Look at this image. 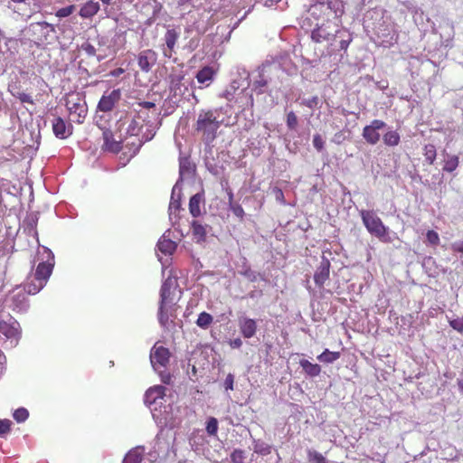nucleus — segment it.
I'll return each mask as SVG.
<instances>
[{
    "mask_svg": "<svg viewBox=\"0 0 463 463\" xmlns=\"http://www.w3.org/2000/svg\"><path fill=\"white\" fill-rule=\"evenodd\" d=\"M180 298L181 291L178 290L177 283L171 278L166 279L161 286L157 312L158 322L164 328L168 329L175 325Z\"/></svg>",
    "mask_w": 463,
    "mask_h": 463,
    "instance_id": "1",
    "label": "nucleus"
},
{
    "mask_svg": "<svg viewBox=\"0 0 463 463\" xmlns=\"http://www.w3.org/2000/svg\"><path fill=\"white\" fill-rule=\"evenodd\" d=\"M309 14L317 21L341 25V18L345 14V3L342 0H317L311 5Z\"/></svg>",
    "mask_w": 463,
    "mask_h": 463,
    "instance_id": "2",
    "label": "nucleus"
},
{
    "mask_svg": "<svg viewBox=\"0 0 463 463\" xmlns=\"http://www.w3.org/2000/svg\"><path fill=\"white\" fill-rule=\"evenodd\" d=\"M222 123L221 109H202L194 124V129L201 134L204 142L211 143L216 138L217 131Z\"/></svg>",
    "mask_w": 463,
    "mask_h": 463,
    "instance_id": "3",
    "label": "nucleus"
},
{
    "mask_svg": "<svg viewBox=\"0 0 463 463\" xmlns=\"http://www.w3.org/2000/svg\"><path fill=\"white\" fill-rule=\"evenodd\" d=\"M54 268V256L49 253L45 261L40 262L33 277H28L27 281L24 284V289L27 294L35 295L40 292L47 284Z\"/></svg>",
    "mask_w": 463,
    "mask_h": 463,
    "instance_id": "4",
    "label": "nucleus"
},
{
    "mask_svg": "<svg viewBox=\"0 0 463 463\" xmlns=\"http://www.w3.org/2000/svg\"><path fill=\"white\" fill-rule=\"evenodd\" d=\"M65 106L73 122L78 124L83 123L88 114V106L83 94L80 92L67 94Z\"/></svg>",
    "mask_w": 463,
    "mask_h": 463,
    "instance_id": "5",
    "label": "nucleus"
},
{
    "mask_svg": "<svg viewBox=\"0 0 463 463\" xmlns=\"http://www.w3.org/2000/svg\"><path fill=\"white\" fill-rule=\"evenodd\" d=\"M360 215L364 225L367 231L372 234L385 241V237L388 233V228L383 224L380 217L371 210H362Z\"/></svg>",
    "mask_w": 463,
    "mask_h": 463,
    "instance_id": "6",
    "label": "nucleus"
},
{
    "mask_svg": "<svg viewBox=\"0 0 463 463\" xmlns=\"http://www.w3.org/2000/svg\"><path fill=\"white\" fill-rule=\"evenodd\" d=\"M340 25L326 24V22H321L317 24V28L312 31L311 38L314 42L321 43L324 42L330 43L335 39L339 30Z\"/></svg>",
    "mask_w": 463,
    "mask_h": 463,
    "instance_id": "7",
    "label": "nucleus"
},
{
    "mask_svg": "<svg viewBox=\"0 0 463 463\" xmlns=\"http://www.w3.org/2000/svg\"><path fill=\"white\" fill-rule=\"evenodd\" d=\"M33 41L38 44H48L51 43L52 34L55 33V28L47 22H38L31 24Z\"/></svg>",
    "mask_w": 463,
    "mask_h": 463,
    "instance_id": "8",
    "label": "nucleus"
},
{
    "mask_svg": "<svg viewBox=\"0 0 463 463\" xmlns=\"http://www.w3.org/2000/svg\"><path fill=\"white\" fill-rule=\"evenodd\" d=\"M386 126L385 122L381 119H373L370 125L363 128L362 136L370 145H376L380 141L379 130Z\"/></svg>",
    "mask_w": 463,
    "mask_h": 463,
    "instance_id": "9",
    "label": "nucleus"
},
{
    "mask_svg": "<svg viewBox=\"0 0 463 463\" xmlns=\"http://www.w3.org/2000/svg\"><path fill=\"white\" fill-rule=\"evenodd\" d=\"M170 359V352L168 348L156 344L152 347L150 352V362L152 366L156 370L158 366L165 367Z\"/></svg>",
    "mask_w": 463,
    "mask_h": 463,
    "instance_id": "10",
    "label": "nucleus"
},
{
    "mask_svg": "<svg viewBox=\"0 0 463 463\" xmlns=\"http://www.w3.org/2000/svg\"><path fill=\"white\" fill-rule=\"evenodd\" d=\"M137 64L143 72H148L151 71L153 66L156 63L157 54L151 49H146L141 51L137 56Z\"/></svg>",
    "mask_w": 463,
    "mask_h": 463,
    "instance_id": "11",
    "label": "nucleus"
},
{
    "mask_svg": "<svg viewBox=\"0 0 463 463\" xmlns=\"http://www.w3.org/2000/svg\"><path fill=\"white\" fill-rule=\"evenodd\" d=\"M120 98L121 91L119 89L113 90L110 93L102 95L98 103V109L102 112L111 111L119 101Z\"/></svg>",
    "mask_w": 463,
    "mask_h": 463,
    "instance_id": "12",
    "label": "nucleus"
},
{
    "mask_svg": "<svg viewBox=\"0 0 463 463\" xmlns=\"http://www.w3.org/2000/svg\"><path fill=\"white\" fill-rule=\"evenodd\" d=\"M330 267L331 264L329 260L326 257H323L319 266L317 267L314 274L315 283L319 288H322L324 287L325 282L329 279Z\"/></svg>",
    "mask_w": 463,
    "mask_h": 463,
    "instance_id": "13",
    "label": "nucleus"
},
{
    "mask_svg": "<svg viewBox=\"0 0 463 463\" xmlns=\"http://www.w3.org/2000/svg\"><path fill=\"white\" fill-rule=\"evenodd\" d=\"M0 334L11 340V343L17 342L20 335L18 323L16 321L12 323L0 321Z\"/></svg>",
    "mask_w": 463,
    "mask_h": 463,
    "instance_id": "14",
    "label": "nucleus"
},
{
    "mask_svg": "<svg viewBox=\"0 0 463 463\" xmlns=\"http://www.w3.org/2000/svg\"><path fill=\"white\" fill-rule=\"evenodd\" d=\"M239 327L244 338H251L257 331V323L252 318L243 317L239 320Z\"/></svg>",
    "mask_w": 463,
    "mask_h": 463,
    "instance_id": "15",
    "label": "nucleus"
},
{
    "mask_svg": "<svg viewBox=\"0 0 463 463\" xmlns=\"http://www.w3.org/2000/svg\"><path fill=\"white\" fill-rule=\"evenodd\" d=\"M166 388L162 385H156L149 388L145 394V402L148 404L155 403L158 399L165 395Z\"/></svg>",
    "mask_w": 463,
    "mask_h": 463,
    "instance_id": "16",
    "label": "nucleus"
},
{
    "mask_svg": "<svg viewBox=\"0 0 463 463\" xmlns=\"http://www.w3.org/2000/svg\"><path fill=\"white\" fill-rule=\"evenodd\" d=\"M100 9L99 3L94 0L87 1L80 8L79 14L84 19L91 18Z\"/></svg>",
    "mask_w": 463,
    "mask_h": 463,
    "instance_id": "17",
    "label": "nucleus"
},
{
    "mask_svg": "<svg viewBox=\"0 0 463 463\" xmlns=\"http://www.w3.org/2000/svg\"><path fill=\"white\" fill-rule=\"evenodd\" d=\"M52 131L55 137L61 139L71 135V131L69 130L66 122L61 117L55 118L52 121Z\"/></svg>",
    "mask_w": 463,
    "mask_h": 463,
    "instance_id": "18",
    "label": "nucleus"
},
{
    "mask_svg": "<svg viewBox=\"0 0 463 463\" xmlns=\"http://www.w3.org/2000/svg\"><path fill=\"white\" fill-rule=\"evenodd\" d=\"M203 203V194H195L189 200V212L193 217H198L202 214L201 204Z\"/></svg>",
    "mask_w": 463,
    "mask_h": 463,
    "instance_id": "19",
    "label": "nucleus"
},
{
    "mask_svg": "<svg viewBox=\"0 0 463 463\" xmlns=\"http://www.w3.org/2000/svg\"><path fill=\"white\" fill-rule=\"evenodd\" d=\"M179 34L175 29H168L165 34V44L168 48V53L165 52V55L167 57H171L172 52H174L175 46L178 40Z\"/></svg>",
    "mask_w": 463,
    "mask_h": 463,
    "instance_id": "20",
    "label": "nucleus"
},
{
    "mask_svg": "<svg viewBox=\"0 0 463 463\" xmlns=\"http://www.w3.org/2000/svg\"><path fill=\"white\" fill-rule=\"evenodd\" d=\"M191 230L194 239L196 240L197 242L205 241L207 236L206 227L201 224L197 221H193L191 224Z\"/></svg>",
    "mask_w": 463,
    "mask_h": 463,
    "instance_id": "21",
    "label": "nucleus"
},
{
    "mask_svg": "<svg viewBox=\"0 0 463 463\" xmlns=\"http://www.w3.org/2000/svg\"><path fill=\"white\" fill-rule=\"evenodd\" d=\"M299 364L304 372L310 377L318 376L321 373V366L319 364H312L307 359L300 360Z\"/></svg>",
    "mask_w": 463,
    "mask_h": 463,
    "instance_id": "22",
    "label": "nucleus"
},
{
    "mask_svg": "<svg viewBox=\"0 0 463 463\" xmlns=\"http://www.w3.org/2000/svg\"><path fill=\"white\" fill-rule=\"evenodd\" d=\"M216 71L210 66L203 67L196 74V80L199 83L204 84L213 80Z\"/></svg>",
    "mask_w": 463,
    "mask_h": 463,
    "instance_id": "23",
    "label": "nucleus"
},
{
    "mask_svg": "<svg viewBox=\"0 0 463 463\" xmlns=\"http://www.w3.org/2000/svg\"><path fill=\"white\" fill-rule=\"evenodd\" d=\"M104 144L107 149L112 152H118L121 149L120 142H117L113 139V134L110 130H105L103 132Z\"/></svg>",
    "mask_w": 463,
    "mask_h": 463,
    "instance_id": "24",
    "label": "nucleus"
},
{
    "mask_svg": "<svg viewBox=\"0 0 463 463\" xmlns=\"http://www.w3.org/2000/svg\"><path fill=\"white\" fill-rule=\"evenodd\" d=\"M143 449L137 447L128 452L125 456L123 463H141L143 460Z\"/></svg>",
    "mask_w": 463,
    "mask_h": 463,
    "instance_id": "25",
    "label": "nucleus"
},
{
    "mask_svg": "<svg viewBox=\"0 0 463 463\" xmlns=\"http://www.w3.org/2000/svg\"><path fill=\"white\" fill-rule=\"evenodd\" d=\"M383 141L387 146H396L401 142V137L396 130H389L383 136Z\"/></svg>",
    "mask_w": 463,
    "mask_h": 463,
    "instance_id": "26",
    "label": "nucleus"
},
{
    "mask_svg": "<svg viewBox=\"0 0 463 463\" xmlns=\"http://www.w3.org/2000/svg\"><path fill=\"white\" fill-rule=\"evenodd\" d=\"M157 248L162 253L170 255L175 250L176 244L170 239L163 238L159 240Z\"/></svg>",
    "mask_w": 463,
    "mask_h": 463,
    "instance_id": "27",
    "label": "nucleus"
},
{
    "mask_svg": "<svg viewBox=\"0 0 463 463\" xmlns=\"http://www.w3.org/2000/svg\"><path fill=\"white\" fill-rule=\"evenodd\" d=\"M341 356L340 352H332L326 349L321 354L317 356V359L326 364H331L338 360Z\"/></svg>",
    "mask_w": 463,
    "mask_h": 463,
    "instance_id": "28",
    "label": "nucleus"
},
{
    "mask_svg": "<svg viewBox=\"0 0 463 463\" xmlns=\"http://www.w3.org/2000/svg\"><path fill=\"white\" fill-rule=\"evenodd\" d=\"M142 128H143V125L140 121V118H134L131 119V121L127 128V134L131 137L138 136Z\"/></svg>",
    "mask_w": 463,
    "mask_h": 463,
    "instance_id": "29",
    "label": "nucleus"
},
{
    "mask_svg": "<svg viewBox=\"0 0 463 463\" xmlns=\"http://www.w3.org/2000/svg\"><path fill=\"white\" fill-rule=\"evenodd\" d=\"M423 155L425 156L426 162L429 165H433L436 160V156H437V151H436L435 146L432 144L425 145V146L423 148Z\"/></svg>",
    "mask_w": 463,
    "mask_h": 463,
    "instance_id": "30",
    "label": "nucleus"
},
{
    "mask_svg": "<svg viewBox=\"0 0 463 463\" xmlns=\"http://www.w3.org/2000/svg\"><path fill=\"white\" fill-rule=\"evenodd\" d=\"M213 316L203 311L199 314L198 318L196 320V325L203 329H207L213 323Z\"/></svg>",
    "mask_w": 463,
    "mask_h": 463,
    "instance_id": "31",
    "label": "nucleus"
},
{
    "mask_svg": "<svg viewBox=\"0 0 463 463\" xmlns=\"http://www.w3.org/2000/svg\"><path fill=\"white\" fill-rule=\"evenodd\" d=\"M459 164L458 156H449L444 162L443 171L451 173L457 169Z\"/></svg>",
    "mask_w": 463,
    "mask_h": 463,
    "instance_id": "32",
    "label": "nucleus"
},
{
    "mask_svg": "<svg viewBox=\"0 0 463 463\" xmlns=\"http://www.w3.org/2000/svg\"><path fill=\"white\" fill-rule=\"evenodd\" d=\"M206 431L210 436H215L218 431V420L214 417L209 418L206 425Z\"/></svg>",
    "mask_w": 463,
    "mask_h": 463,
    "instance_id": "33",
    "label": "nucleus"
},
{
    "mask_svg": "<svg viewBox=\"0 0 463 463\" xmlns=\"http://www.w3.org/2000/svg\"><path fill=\"white\" fill-rule=\"evenodd\" d=\"M76 9L75 5H71L66 7L60 8L56 11L55 15L58 18H64L70 16Z\"/></svg>",
    "mask_w": 463,
    "mask_h": 463,
    "instance_id": "34",
    "label": "nucleus"
},
{
    "mask_svg": "<svg viewBox=\"0 0 463 463\" xmlns=\"http://www.w3.org/2000/svg\"><path fill=\"white\" fill-rule=\"evenodd\" d=\"M13 416L17 422H24L28 419L29 412L25 408H19L14 411Z\"/></svg>",
    "mask_w": 463,
    "mask_h": 463,
    "instance_id": "35",
    "label": "nucleus"
},
{
    "mask_svg": "<svg viewBox=\"0 0 463 463\" xmlns=\"http://www.w3.org/2000/svg\"><path fill=\"white\" fill-rule=\"evenodd\" d=\"M298 123V119L297 115L293 111H289L287 114V127L289 129L294 130L297 128Z\"/></svg>",
    "mask_w": 463,
    "mask_h": 463,
    "instance_id": "36",
    "label": "nucleus"
},
{
    "mask_svg": "<svg viewBox=\"0 0 463 463\" xmlns=\"http://www.w3.org/2000/svg\"><path fill=\"white\" fill-rule=\"evenodd\" d=\"M13 96L17 98L22 103L34 104L33 97L25 92L17 91L16 93H13Z\"/></svg>",
    "mask_w": 463,
    "mask_h": 463,
    "instance_id": "37",
    "label": "nucleus"
},
{
    "mask_svg": "<svg viewBox=\"0 0 463 463\" xmlns=\"http://www.w3.org/2000/svg\"><path fill=\"white\" fill-rule=\"evenodd\" d=\"M245 453L241 449H234L231 454L232 463H244Z\"/></svg>",
    "mask_w": 463,
    "mask_h": 463,
    "instance_id": "38",
    "label": "nucleus"
},
{
    "mask_svg": "<svg viewBox=\"0 0 463 463\" xmlns=\"http://www.w3.org/2000/svg\"><path fill=\"white\" fill-rule=\"evenodd\" d=\"M308 458L314 463H329L326 458L317 451H308Z\"/></svg>",
    "mask_w": 463,
    "mask_h": 463,
    "instance_id": "39",
    "label": "nucleus"
},
{
    "mask_svg": "<svg viewBox=\"0 0 463 463\" xmlns=\"http://www.w3.org/2000/svg\"><path fill=\"white\" fill-rule=\"evenodd\" d=\"M11 424L12 422L10 420H0V437H4L10 431Z\"/></svg>",
    "mask_w": 463,
    "mask_h": 463,
    "instance_id": "40",
    "label": "nucleus"
},
{
    "mask_svg": "<svg viewBox=\"0 0 463 463\" xmlns=\"http://www.w3.org/2000/svg\"><path fill=\"white\" fill-rule=\"evenodd\" d=\"M426 238H427V241L431 244V245H438L439 243V236L438 234V232H436L435 231H428L427 233H426Z\"/></svg>",
    "mask_w": 463,
    "mask_h": 463,
    "instance_id": "41",
    "label": "nucleus"
},
{
    "mask_svg": "<svg viewBox=\"0 0 463 463\" xmlns=\"http://www.w3.org/2000/svg\"><path fill=\"white\" fill-rule=\"evenodd\" d=\"M230 209L233 213V214L237 216L241 221L243 220L245 212L241 204H239L238 203L232 204V206H230Z\"/></svg>",
    "mask_w": 463,
    "mask_h": 463,
    "instance_id": "42",
    "label": "nucleus"
},
{
    "mask_svg": "<svg viewBox=\"0 0 463 463\" xmlns=\"http://www.w3.org/2000/svg\"><path fill=\"white\" fill-rule=\"evenodd\" d=\"M313 145H314V147L318 151H322L324 149V146H325V141L324 139L322 138V137L319 135V134H316L314 135V137H313Z\"/></svg>",
    "mask_w": 463,
    "mask_h": 463,
    "instance_id": "43",
    "label": "nucleus"
},
{
    "mask_svg": "<svg viewBox=\"0 0 463 463\" xmlns=\"http://www.w3.org/2000/svg\"><path fill=\"white\" fill-rule=\"evenodd\" d=\"M449 326L459 333L463 332V317L460 318L450 320Z\"/></svg>",
    "mask_w": 463,
    "mask_h": 463,
    "instance_id": "44",
    "label": "nucleus"
},
{
    "mask_svg": "<svg viewBox=\"0 0 463 463\" xmlns=\"http://www.w3.org/2000/svg\"><path fill=\"white\" fill-rule=\"evenodd\" d=\"M319 103V99L317 96H313L312 98L310 99H304L302 101V105L309 108V109H314L316 108Z\"/></svg>",
    "mask_w": 463,
    "mask_h": 463,
    "instance_id": "45",
    "label": "nucleus"
},
{
    "mask_svg": "<svg viewBox=\"0 0 463 463\" xmlns=\"http://www.w3.org/2000/svg\"><path fill=\"white\" fill-rule=\"evenodd\" d=\"M267 85L268 80L262 75H260V78L253 83L255 89H260L259 93H263L262 88L266 87Z\"/></svg>",
    "mask_w": 463,
    "mask_h": 463,
    "instance_id": "46",
    "label": "nucleus"
},
{
    "mask_svg": "<svg viewBox=\"0 0 463 463\" xmlns=\"http://www.w3.org/2000/svg\"><path fill=\"white\" fill-rule=\"evenodd\" d=\"M234 376L229 373L224 381V387L226 390H233Z\"/></svg>",
    "mask_w": 463,
    "mask_h": 463,
    "instance_id": "47",
    "label": "nucleus"
},
{
    "mask_svg": "<svg viewBox=\"0 0 463 463\" xmlns=\"http://www.w3.org/2000/svg\"><path fill=\"white\" fill-rule=\"evenodd\" d=\"M451 250L454 252L463 253V241L453 242L451 244Z\"/></svg>",
    "mask_w": 463,
    "mask_h": 463,
    "instance_id": "48",
    "label": "nucleus"
},
{
    "mask_svg": "<svg viewBox=\"0 0 463 463\" xmlns=\"http://www.w3.org/2000/svg\"><path fill=\"white\" fill-rule=\"evenodd\" d=\"M459 392L463 394V370L459 373V376L457 380Z\"/></svg>",
    "mask_w": 463,
    "mask_h": 463,
    "instance_id": "49",
    "label": "nucleus"
},
{
    "mask_svg": "<svg viewBox=\"0 0 463 463\" xmlns=\"http://www.w3.org/2000/svg\"><path fill=\"white\" fill-rule=\"evenodd\" d=\"M242 345V341L240 338H235L231 342V346L233 348H239Z\"/></svg>",
    "mask_w": 463,
    "mask_h": 463,
    "instance_id": "50",
    "label": "nucleus"
},
{
    "mask_svg": "<svg viewBox=\"0 0 463 463\" xmlns=\"http://www.w3.org/2000/svg\"><path fill=\"white\" fill-rule=\"evenodd\" d=\"M181 203L178 200H172L170 203L169 209L179 210Z\"/></svg>",
    "mask_w": 463,
    "mask_h": 463,
    "instance_id": "51",
    "label": "nucleus"
},
{
    "mask_svg": "<svg viewBox=\"0 0 463 463\" xmlns=\"http://www.w3.org/2000/svg\"><path fill=\"white\" fill-rule=\"evenodd\" d=\"M139 106L142 107V108H145V109H152L156 105H155V103L150 102V101H143V102L139 103Z\"/></svg>",
    "mask_w": 463,
    "mask_h": 463,
    "instance_id": "52",
    "label": "nucleus"
},
{
    "mask_svg": "<svg viewBox=\"0 0 463 463\" xmlns=\"http://www.w3.org/2000/svg\"><path fill=\"white\" fill-rule=\"evenodd\" d=\"M124 72V70L121 69V68H118L114 71H111V75L114 76V77H118L119 76L120 74H122Z\"/></svg>",
    "mask_w": 463,
    "mask_h": 463,
    "instance_id": "53",
    "label": "nucleus"
},
{
    "mask_svg": "<svg viewBox=\"0 0 463 463\" xmlns=\"http://www.w3.org/2000/svg\"><path fill=\"white\" fill-rule=\"evenodd\" d=\"M348 45H349V41L342 40L340 42V48H341V50H346L348 48Z\"/></svg>",
    "mask_w": 463,
    "mask_h": 463,
    "instance_id": "54",
    "label": "nucleus"
},
{
    "mask_svg": "<svg viewBox=\"0 0 463 463\" xmlns=\"http://www.w3.org/2000/svg\"><path fill=\"white\" fill-rule=\"evenodd\" d=\"M85 50L88 52L89 54L95 53V48L91 44H88Z\"/></svg>",
    "mask_w": 463,
    "mask_h": 463,
    "instance_id": "55",
    "label": "nucleus"
},
{
    "mask_svg": "<svg viewBox=\"0 0 463 463\" xmlns=\"http://www.w3.org/2000/svg\"><path fill=\"white\" fill-rule=\"evenodd\" d=\"M222 97H224L226 99L228 100H232V93L228 90H226L223 94H222Z\"/></svg>",
    "mask_w": 463,
    "mask_h": 463,
    "instance_id": "56",
    "label": "nucleus"
},
{
    "mask_svg": "<svg viewBox=\"0 0 463 463\" xmlns=\"http://www.w3.org/2000/svg\"><path fill=\"white\" fill-rule=\"evenodd\" d=\"M236 203L233 202V194L232 193H230L229 194V207L232 206V204H235Z\"/></svg>",
    "mask_w": 463,
    "mask_h": 463,
    "instance_id": "57",
    "label": "nucleus"
},
{
    "mask_svg": "<svg viewBox=\"0 0 463 463\" xmlns=\"http://www.w3.org/2000/svg\"><path fill=\"white\" fill-rule=\"evenodd\" d=\"M170 378H171V377H170V375L168 374L167 376H165V377H164V378H163V382H164L165 383H169V382H170Z\"/></svg>",
    "mask_w": 463,
    "mask_h": 463,
    "instance_id": "58",
    "label": "nucleus"
},
{
    "mask_svg": "<svg viewBox=\"0 0 463 463\" xmlns=\"http://www.w3.org/2000/svg\"><path fill=\"white\" fill-rule=\"evenodd\" d=\"M192 0H179V3L180 5H184V4H187L189 2H191Z\"/></svg>",
    "mask_w": 463,
    "mask_h": 463,
    "instance_id": "59",
    "label": "nucleus"
},
{
    "mask_svg": "<svg viewBox=\"0 0 463 463\" xmlns=\"http://www.w3.org/2000/svg\"><path fill=\"white\" fill-rule=\"evenodd\" d=\"M105 5H109L111 0H100Z\"/></svg>",
    "mask_w": 463,
    "mask_h": 463,
    "instance_id": "60",
    "label": "nucleus"
},
{
    "mask_svg": "<svg viewBox=\"0 0 463 463\" xmlns=\"http://www.w3.org/2000/svg\"><path fill=\"white\" fill-rule=\"evenodd\" d=\"M279 193L280 194L281 196H283V194H282L281 190H279Z\"/></svg>",
    "mask_w": 463,
    "mask_h": 463,
    "instance_id": "61",
    "label": "nucleus"
}]
</instances>
